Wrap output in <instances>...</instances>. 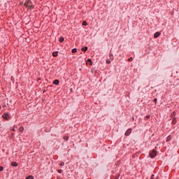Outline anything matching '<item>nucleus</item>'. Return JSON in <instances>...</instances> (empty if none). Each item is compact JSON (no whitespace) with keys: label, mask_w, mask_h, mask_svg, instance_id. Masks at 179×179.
I'll return each mask as SVG.
<instances>
[{"label":"nucleus","mask_w":179,"mask_h":179,"mask_svg":"<svg viewBox=\"0 0 179 179\" xmlns=\"http://www.w3.org/2000/svg\"><path fill=\"white\" fill-rule=\"evenodd\" d=\"M25 6L28 7V8H34L33 6V3H31V0H27V1H25L24 3Z\"/></svg>","instance_id":"f257e3e1"},{"label":"nucleus","mask_w":179,"mask_h":179,"mask_svg":"<svg viewBox=\"0 0 179 179\" xmlns=\"http://www.w3.org/2000/svg\"><path fill=\"white\" fill-rule=\"evenodd\" d=\"M157 152L156 150H153L150 153V157L152 159H155V157L157 156Z\"/></svg>","instance_id":"f03ea898"},{"label":"nucleus","mask_w":179,"mask_h":179,"mask_svg":"<svg viewBox=\"0 0 179 179\" xmlns=\"http://www.w3.org/2000/svg\"><path fill=\"white\" fill-rule=\"evenodd\" d=\"M131 132H132V129H127L124 134L125 136H129V135H131Z\"/></svg>","instance_id":"7ed1b4c3"},{"label":"nucleus","mask_w":179,"mask_h":179,"mask_svg":"<svg viewBox=\"0 0 179 179\" xmlns=\"http://www.w3.org/2000/svg\"><path fill=\"white\" fill-rule=\"evenodd\" d=\"M11 166L13 167H17L18 166L17 162H11Z\"/></svg>","instance_id":"20e7f679"},{"label":"nucleus","mask_w":179,"mask_h":179,"mask_svg":"<svg viewBox=\"0 0 179 179\" xmlns=\"http://www.w3.org/2000/svg\"><path fill=\"white\" fill-rule=\"evenodd\" d=\"M159 36H160V32H156V33L154 34L155 38H157V37H159Z\"/></svg>","instance_id":"39448f33"},{"label":"nucleus","mask_w":179,"mask_h":179,"mask_svg":"<svg viewBox=\"0 0 179 179\" xmlns=\"http://www.w3.org/2000/svg\"><path fill=\"white\" fill-rule=\"evenodd\" d=\"M172 124L173 125H176V124H177V119H176V117H173L172 120Z\"/></svg>","instance_id":"423d86ee"},{"label":"nucleus","mask_w":179,"mask_h":179,"mask_svg":"<svg viewBox=\"0 0 179 179\" xmlns=\"http://www.w3.org/2000/svg\"><path fill=\"white\" fill-rule=\"evenodd\" d=\"M8 117H9V115L8 113H3V118L8 120Z\"/></svg>","instance_id":"0eeeda50"},{"label":"nucleus","mask_w":179,"mask_h":179,"mask_svg":"<svg viewBox=\"0 0 179 179\" xmlns=\"http://www.w3.org/2000/svg\"><path fill=\"white\" fill-rule=\"evenodd\" d=\"M54 85H59V80H55L54 82H53Z\"/></svg>","instance_id":"6e6552de"},{"label":"nucleus","mask_w":179,"mask_h":179,"mask_svg":"<svg viewBox=\"0 0 179 179\" xmlns=\"http://www.w3.org/2000/svg\"><path fill=\"white\" fill-rule=\"evenodd\" d=\"M81 50L83 51V52H86V51H87V47L82 48Z\"/></svg>","instance_id":"1a4fd4ad"},{"label":"nucleus","mask_w":179,"mask_h":179,"mask_svg":"<svg viewBox=\"0 0 179 179\" xmlns=\"http://www.w3.org/2000/svg\"><path fill=\"white\" fill-rule=\"evenodd\" d=\"M52 55H53L54 57H58V52H54L52 53Z\"/></svg>","instance_id":"9d476101"},{"label":"nucleus","mask_w":179,"mask_h":179,"mask_svg":"<svg viewBox=\"0 0 179 179\" xmlns=\"http://www.w3.org/2000/svg\"><path fill=\"white\" fill-rule=\"evenodd\" d=\"M24 130V128H23V127H20V129H19V131H20V132H23Z\"/></svg>","instance_id":"9b49d317"},{"label":"nucleus","mask_w":179,"mask_h":179,"mask_svg":"<svg viewBox=\"0 0 179 179\" xmlns=\"http://www.w3.org/2000/svg\"><path fill=\"white\" fill-rule=\"evenodd\" d=\"M27 179H34V177H33V176H29L27 177Z\"/></svg>","instance_id":"f8f14e48"},{"label":"nucleus","mask_w":179,"mask_h":179,"mask_svg":"<svg viewBox=\"0 0 179 179\" xmlns=\"http://www.w3.org/2000/svg\"><path fill=\"white\" fill-rule=\"evenodd\" d=\"M83 26H87V22L86 21H83Z\"/></svg>","instance_id":"ddd939ff"},{"label":"nucleus","mask_w":179,"mask_h":179,"mask_svg":"<svg viewBox=\"0 0 179 179\" xmlns=\"http://www.w3.org/2000/svg\"><path fill=\"white\" fill-rule=\"evenodd\" d=\"M64 37H61V38H59V42H60V43H62V42H64Z\"/></svg>","instance_id":"4468645a"},{"label":"nucleus","mask_w":179,"mask_h":179,"mask_svg":"<svg viewBox=\"0 0 179 179\" xmlns=\"http://www.w3.org/2000/svg\"><path fill=\"white\" fill-rule=\"evenodd\" d=\"M77 51H78V49H76V48H74L72 50L73 53L77 52Z\"/></svg>","instance_id":"2eb2a0df"},{"label":"nucleus","mask_w":179,"mask_h":179,"mask_svg":"<svg viewBox=\"0 0 179 179\" xmlns=\"http://www.w3.org/2000/svg\"><path fill=\"white\" fill-rule=\"evenodd\" d=\"M87 62H90V64L92 65V59H87Z\"/></svg>","instance_id":"dca6fc26"},{"label":"nucleus","mask_w":179,"mask_h":179,"mask_svg":"<svg viewBox=\"0 0 179 179\" xmlns=\"http://www.w3.org/2000/svg\"><path fill=\"white\" fill-rule=\"evenodd\" d=\"M171 137L170 136H168L167 138H166V141H171Z\"/></svg>","instance_id":"f3484780"},{"label":"nucleus","mask_w":179,"mask_h":179,"mask_svg":"<svg viewBox=\"0 0 179 179\" xmlns=\"http://www.w3.org/2000/svg\"><path fill=\"white\" fill-rule=\"evenodd\" d=\"M110 61L109 59H106V64H110Z\"/></svg>","instance_id":"a211bd4d"},{"label":"nucleus","mask_w":179,"mask_h":179,"mask_svg":"<svg viewBox=\"0 0 179 179\" xmlns=\"http://www.w3.org/2000/svg\"><path fill=\"white\" fill-rule=\"evenodd\" d=\"M59 165H60V166H65V163L61 162V163L59 164Z\"/></svg>","instance_id":"6ab92c4d"},{"label":"nucleus","mask_w":179,"mask_h":179,"mask_svg":"<svg viewBox=\"0 0 179 179\" xmlns=\"http://www.w3.org/2000/svg\"><path fill=\"white\" fill-rule=\"evenodd\" d=\"M0 171H3V167L0 166Z\"/></svg>","instance_id":"aec40b11"},{"label":"nucleus","mask_w":179,"mask_h":179,"mask_svg":"<svg viewBox=\"0 0 179 179\" xmlns=\"http://www.w3.org/2000/svg\"><path fill=\"white\" fill-rule=\"evenodd\" d=\"M132 59H133L132 57H130V58L128 59V61H129V62H131V61H132Z\"/></svg>","instance_id":"412c9836"},{"label":"nucleus","mask_w":179,"mask_h":179,"mask_svg":"<svg viewBox=\"0 0 179 179\" xmlns=\"http://www.w3.org/2000/svg\"><path fill=\"white\" fill-rule=\"evenodd\" d=\"M150 179H155V175H152Z\"/></svg>","instance_id":"4be33fe9"},{"label":"nucleus","mask_w":179,"mask_h":179,"mask_svg":"<svg viewBox=\"0 0 179 179\" xmlns=\"http://www.w3.org/2000/svg\"><path fill=\"white\" fill-rule=\"evenodd\" d=\"M58 173H62V169H59L58 170Z\"/></svg>","instance_id":"5701e85b"},{"label":"nucleus","mask_w":179,"mask_h":179,"mask_svg":"<svg viewBox=\"0 0 179 179\" xmlns=\"http://www.w3.org/2000/svg\"><path fill=\"white\" fill-rule=\"evenodd\" d=\"M109 57H110V58H113V54L110 53Z\"/></svg>","instance_id":"b1692460"},{"label":"nucleus","mask_w":179,"mask_h":179,"mask_svg":"<svg viewBox=\"0 0 179 179\" xmlns=\"http://www.w3.org/2000/svg\"><path fill=\"white\" fill-rule=\"evenodd\" d=\"M157 99L155 98V99H154V102H155V103H157Z\"/></svg>","instance_id":"393cba45"},{"label":"nucleus","mask_w":179,"mask_h":179,"mask_svg":"<svg viewBox=\"0 0 179 179\" xmlns=\"http://www.w3.org/2000/svg\"><path fill=\"white\" fill-rule=\"evenodd\" d=\"M146 118L149 119V118H150V116L147 115V116H146Z\"/></svg>","instance_id":"a878e982"},{"label":"nucleus","mask_w":179,"mask_h":179,"mask_svg":"<svg viewBox=\"0 0 179 179\" xmlns=\"http://www.w3.org/2000/svg\"><path fill=\"white\" fill-rule=\"evenodd\" d=\"M13 131H14V132L16 131V130L15 129H13Z\"/></svg>","instance_id":"bb28decb"},{"label":"nucleus","mask_w":179,"mask_h":179,"mask_svg":"<svg viewBox=\"0 0 179 179\" xmlns=\"http://www.w3.org/2000/svg\"><path fill=\"white\" fill-rule=\"evenodd\" d=\"M65 139H66V141L68 140V138H66Z\"/></svg>","instance_id":"cd10ccee"},{"label":"nucleus","mask_w":179,"mask_h":179,"mask_svg":"<svg viewBox=\"0 0 179 179\" xmlns=\"http://www.w3.org/2000/svg\"><path fill=\"white\" fill-rule=\"evenodd\" d=\"M65 139H66V141L68 140V138H66Z\"/></svg>","instance_id":"c85d7f7f"},{"label":"nucleus","mask_w":179,"mask_h":179,"mask_svg":"<svg viewBox=\"0 0 179 179\" xmlns=\"http://www.w3.org/2000/svg\"><path fill=\"white\" fill-rule=\"evenodd\" d=\"M0 108H1V106H0Z\"/></svg>","instance_id":"c756f323"}]
</instances>
